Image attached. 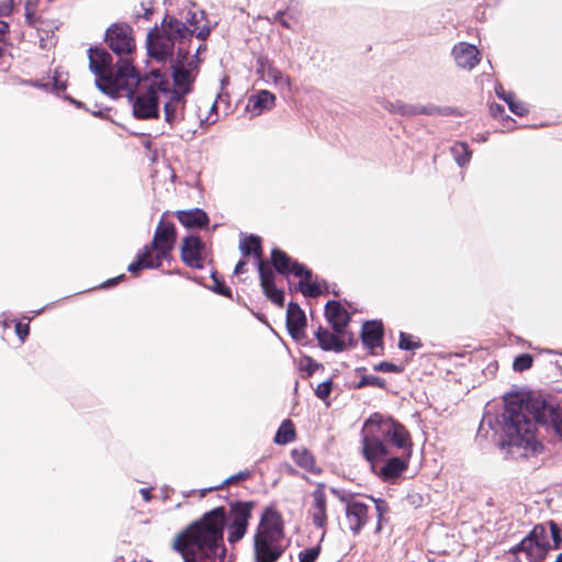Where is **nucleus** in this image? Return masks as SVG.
I'll return each instance as SVG.
<instances>
[{
  "label": "nucleus",
  "mask_w": 562,
  "mask_h": 562,
  "mask_svg": "<svg viewBox=\"0 0 562 562\" xmlns=\"http://www.w3.org/2000/svg\"><path fill=\"white\" fill-rule=\"evenodd\" d=\"M105 42L121 61L112 67V57L103 48L89 49V68L95 76V86L108 95H115L121 90L128 94L138 83V76L130 57L135 50L132 27L126 23H114L105 33Z\"/></svg>",
  "instance_id": "1"
},
{
  "label": "nucleus",
  "mask_w": 562,
  "mask_h": 562,
  "mask_svg": "<svg viewBox=\"0 0 562 562\" xmlns=\"http://www.w3.org/2000/svg\"><path fill=\"white\" fill-rule=\"evenodd\" d=\"M225 521V508H213L178 533L172 548L183 562H204L217 555L218 551L224 553Z\"/></svg>",
  "instance_id": "2"
},
{
  "label": "nucleus",
  "mask_w": 562,
  "mask_h": 562,
  "mask_svg": "<svg viewBox=\"0 0 562 562\" xmlns=\"http://www.w3.org/2000/svg\"><path fill=\"white\" fill-rule=\"evenodd\" d=\"M532 398L507 402L502 414L501 446L513 459L528 458L541 448L536 426L541 424L531 409Z\"/></svg>",
  "instance_id": "3"
},
{
  "label": "nucleus",
  "mask_w": 562,
  "mask_h": 562,
  "mask_svg": "<svg viewBox=\"0 0 562 562\" xmlns=\"http://www.w3.org/2000/svg\"><path fill=\"white\" fill-rule=\"evenodd\" d=\"M386 442L397 448L412 447L411 437L406 428L391 417L373 415L363 427L362 450L373 471L378 462L391 454Z\"/></svg>",
  "instance_id": "4"
},
{
  "label": "nucleus",
  "mask_w": 562,
  "mask_h": 562,
  "mask_svg": "<svg viewBox=\"0 0 562 562\" xmlns=\"http://www.w3.org/2000/svg\"><path fill=\"white\" fill-rule=\"evenodd\" d=\"M285 548L281 515L268 507L262 513L254 535L255 562H277Z\"/></svg>",
  "instance_id": "5"
},
{
  "label": "nucleus",
  "mask_w": 562,
  "mask_h": 562,
  "mask_svg": "<svg viewBox=\"0 0 562 562\" xmlns=\"http://www.w3.org/2000/svg\"><path fill=\"white\" fill-rule=\"evenodd\" d=\"M176 238L175 225L161 220L156 227L151 244L144 247L136 260L128 265L127 270L131 273H136L142 269L159 268L162 260L170 258Z\"/></svg>",
  "instance_id": "6"
},
{
  "label": "nucleus",
  "mask_w": 562,
  "mask_h": 562,
  "mask_svg": "<svg viewBox=\"0 0 562 562\" xmlns=\"http://www.w3.org/2000/svg\"><path fill=\"white\" fill-rule=\"evenodd\" d=\"M153 75V80H145L144 82L138 80V83L130 94L121 90L117 94L112 95L115 98L123 92L130 97L133 102V114L140 120L157 119L159 116V105L161 104L164 93H166L167 79H164L156 71Z\"/></svg>",
  "instance_id": "7"
},
{
  "label": "nucleus",
  "mask_w": 562,
  "mask_h": 562,
  "mask_svg": "<svg viewBox=\"0 0 562 562\" xmlns=\"http://www.w3.org/2000/svg\"><path fill=\"white\" fill-rule=\"evenodd\" d=\"M188 40L187 26L173 18L165 19L160 29L155 27L147 35V52L158 61H167L172 57L176 44L182 47Z\"/></svg>",
  "instance_id": "8"
},
{
  "label": "nucleus",
  "mask_w": 562,
  "mask_h": 562,
  "mask_svg": "<svg viewBox=\"0 0 562 562\" xmlns=\"http://www.w3.org/2000/svg\"><path fill=\"white\" fill-rule=\"evenodd\" d=\"M239 249L244 256L254 254L257 258V266L260 278V285L266 296L278 306L284 304V293L276 285V272L273 269L261 260V244L260 238L257 236H248L240 240Z\"/></svg>",
  "instance_id": "9"
},
{
  "label": "nucleus",
  "mask_w": 562,
  "mask_h": 562,
  "mask_svg": "<svg viewBox=\"0 0 562 562\" xmlns=\"http://www.w3.org/2000/svg\"><path fill=\"white\" fill-rule=\"evenodd\" d=\"M272 265L276 270L284 276L294 274L301 278L300 291L308 297H316L323 292V283L313 279V272L301 263L293 261L285 252L273 249L271 254Z\"/></svg>",
  "instance_id": "10"
},
{
  "label": "nucleus",
  "mask_w": 562,
  "mask_h": 562,
  "mask_svg": "<svg viewBox=\"0 0 562 562\" xmlns=\"http://www.w3.org/2000/svg\"><path fill=\"white\" fill-rule=\"evenodd\" d=\"M254 504L251 502H236L231 504L228 515L225 513L227 527V542L232 546L239 542L247 533Z\"/></svg>",
  "instance_id": "11"
},
{
  "label": "nucleus",
  "mask_w": 562,
  "mask_h": 562,
  "mask_svg": "<svg viewBox=\"0 0 562 562\" xmlns=\"http://www.w3.org/2000/svg\"><path fill=\"white\" fill-rule=\"evenodd\" d=\"M551 543L548 540L547 525H536L532 530L515 547L512 552L515 554L525 553L527 560L535 562L542 560Z\"/></svg>",
  "instance_id": "12"
},
{
  "label": "nucleus",
  "mask_w": 562,
  "mask_h": 562,
  "mask_svg": "<svg viewBox=\"0 0 562 562\" xmlns=\"http://www.w3.org/2000/svg\"><path fill=\"white\" fill-rule=\"evenodd\" d=\"M199 58L196 56H189L183 52V47L178 48V56L172 64V77L176 91H180L181 94H187L191 91V86L195 79Z\"/></svg>",
  "instance_id": "13"
},
{
  "label": "nucleus",
  "mask_w": 562,
  "mask_h": 562,
  "mask_svg": "<svg viewBox=\"0 0 562 562\" xmlns=\"http://www.w3.org/2000/svg\"><path fill=\"white\" fill-rule=\"evenodd\" d=\"M530 407L541 424L552 430L562 441V400L552 402L532 398Z\"/></svg>",
  "instance_id": "14"
},
{
  "label": "nucleus",
  "mask_w": 562,
  "mask_h": 562,
  "mask_svg": "<svg viewBox=\"0 0 562 562\" xmlns=\"http://www.w3.org/2000/svg\"><path fill=\"white\" fill-rule=\"evenodd\" d=\"M256 75L265 85L276 88L280 92L290 91L291 77L284 74L267 57L260 56L256 63Z\"/></svg>",
  "instance_id": "15"
},
{
  "label": "nucleus",
  "mask_w": 562,
  "mask_h": 562,
  "mask_svg": "<svg viewBox=\"0 0 562 562\" xmlns=\"http://www.w3.org/2000/svg\"><path fill=\"white\" fill-rule=\"evenodd\" d=\"M186 94L172 89L170 82H166V93H164L161 104L164 105V119L169 126L180 123L184 119Z\"/></svg>",
  "instance_id": "16"
},
{
  "label": "nucleus",
  "mask_w": 562,
  "mask_h": 562,
  "mask_svg": "<svg viewBox=\"0 0 562 562\" xmlns=\"http://www.w3.org/2000/svg\"><path fill=\"white\" fill-rule=\"evenodd\" d=\"M342 502H345L347 527L355 536L359 535L368 522L369 506L355 497L342 498Z\"/></svg>",
  "instance_id": "17"
},
{
  "label": "nucleus",
  "mask_w": 562,
  "mask_h": 562,
  "mask_svg": "<svg viewBox=\"0 0 562 562\" xmlns=\"http://www.w3.org/2000/svg\"><path fill=\"white\" fill-rule=\"evenodd\" d=\"M205 245L199 236L189 235L183 238L181 245V259L182 261L195 269L203 268Z\"/></svg>",
  "instance_id": "18"
},
{
  "label": "nucleus",
  "mask_w": 562,
  "mask_h": 562,
  "mask_svg": "<svg viewBox=\"0 0 562 562\" xmlns=\"http://www.w3.org/2000/svg\"><path fill=\"white\" fill-rule=\"evenodd\" d=\"M324 487V484H318L317 488L312 493V504L308 509L314 526L323 529L322 539L325 536V527L327 525V501Z\"/></svg>",
  "instance_id": "19"
},
{
  "label": "nucleus",
  "mask_w": 562,
  "mask_h": 562,
  "mask_svg": "<svg viewBox=\"0 0 562 562\" xmlns=\"http://www.w3.org/2000/svg\"><path fill=\"white\" fill-rule=\"evenodd\" d=\"M411 448H403L406 451L405 458L391 457L386 460L384 465L375 471L381 480L387 483H394L407 469L408 460L411 457Z\"/></svg>",
  "instance_id": "20"
},
{
  "label": "nucleus",
  "mask_w": 562,
  "mask_h": 562,
  "mask_svg": "<svg viewBox=\"0 0 562 562\" xmlns=\"http://www.w3.org/2000/svg\"><path fill=\"white\" fill-rule=\"evenodd\" d=\"M325 316L335 333L347 335L346 327L350 322V314L340 303L328 302L325 307Z\"/></svg>",
  "instance_id": "21"
},
{
  "label": "nucleus",
  "mask_w": 562,
  "mask_h": 562,
  "mask_svg": "<svg viewBox=\"0 0 562 562\" xmlns=\"http://www.w3.org/2000/svg\"><path fill=\"white\" fill-rule=\"evenodd\" d=\"M306 326V316L299 304L291 302L286 310V327L289 334L296 341L305 337L304 328Z\"/></svg>",
  "instance_id": "22"
},
{
  "label": "nucleus",
  "mask_w": 562,
  "mask_h": 562,
  "mask_svg": "<svg viewBox=\"0 0 562 562\" xmlns=\"http://www.w3.org/2000/svg\"><path fill=\"white\" fill-rule=\"evenodd\" d=\"M276 105V95L269 90L262 89L248 97L246 111L250 116H259L262 113L270 111Z\"/></svg>",
  "instance_id": "23"
},
{
  "label": "nucleus",
  "mask_w": 562,
  "mask_h": 562,
  "mask_svg": "<svg viewBox=\"0 0 562 562\" xmlns=\"http://www.w3.org/2000/svg\"><path fill=\"white\" fill-rule=\"evenodd\" d=\"M457 65L464 69L474 68L480 61V52L476 46L461 42L452 49Z\"/></svg>",
  "instance_id": "24"
},
{
  "label": "nucleus",
  "mask_w": 562,
  "mask_h": 562,
  "mask_svg": "<svg viewBox=\"0 0 562 562\" xmlns=\"http://www.w3.org/2000/svg\"><path fill=\"white\" fill-rule=\"evenodd\" d=\"M186 22H182L188 30V40L195 34L198 38L205 40L211 29L206 25L203 11L188 10L184 14Z\"/></svg>",
  "instance_id": "25"
},
{
  "label": "nucleus",
  "mask_w": 562,
  "mask_h": 562,
  "mask_svg": "<svg viewBox=\"0 0 562 562\" xmlns=\"http://www.w3.org/2000/svg\"><path fill=\"white\" fill-rule=\"evenodd\" d=\"M318 346L325 351L341 352L346 348V335L330 333L328 329L319 327L315 331Z\"/></svg>",
  "instance_id": "26"
},
{
  "label": "nucleus",
  "mask_w": 562,
  "mask_h": 562,
  "mask_svg": "<svg viewBox=\"0 0 562 562\" xmlns=\"http://www.w3.org/2000/svg\"><path fill=\"white\" fill-rule=\"evenodd\" d=\"M176 217L187 228H204L209 225V215L201 209L177 211Z\"/></svg>",
  "instance_id": "27"
},
{
  "label": "nucleus",
  "mask_w": 562,
  "mask_h": 562,
  "mask_svg": "<svg viewBox=\"0 0 562 562\" xmlns=\"http://www.w3.org/2000/svg\"><path fill=\"white\" fill-rule=\"evenodd\" d=\"M362 342L363 345L373 350L382 345L383 340V325L380 321H369L362 327Z\"/></svg>",
  "instance_id": "28"
},
{
  "label": "nucleus",
  "mask_w": 562,
  "mask_h": 562,
  "mask_svg": "<svg viewBox=\"0 0 562 562\" xmlns=\"http://www.w3.org/2000/svg\"><path fill=\"white\" fill-rule=\"evenodd\" d=\"M446 111L442 110L441 108L437 106V105H434V104H428V105H422V104H409V103H404L402 101H400V104H398V113L400 115H403V116H415V115H440V114H445Z\"/></svg>",
  "instance_id": "29"
},
{
  "label": "nucleus",
  "mask_w": 562,
  "mask_h": 562,
  "mask_svg": "<svg viewBox=\"0 0 562 562\" xmlns=\"http://www.w3.org/2000/svg\"><path fill=\"white\" fill-rule=\"evenodd\" d=\"M29 85L43 89L45 91H52L59 93L64 91L67 87V80L64 78L63 72H59L58 70L55 71L54 76L52 78H48L46 81H27Z\"/></svg>",
  "instance_id": "30"
},
{
  "label": "nucleus",
  "mask_w": 562,
  "mask_h": 562,
  "mask_svg": "<svg viewBox=\"0 0 562 562\" xmlns=\"http://www.w3.org/2000/svg\"><path fill=\"white\" fill-rule=\"evenodd\" d=\"M292 458L295 464L305 469L311 473L318 474L321 473V469L316 465L314 456L306 449H294L292 451Z\"/></svg>",
  "instance_id": "31"
},
{
  "label": "nucleus",
  "mask_w": 562,
  "mask_h": 562,
  "mask_svg": "<svg viewBox=\"0 0 562 562\" xmlns=\"http://www.w3.org/2000/svg\"><path fill=\"white\" fill-rule=\"evenodd\" d=\"M295 438V430L294 426L291 420L285 419L282 422L281 426L279 427L274 441L278 445H286L291 441H293Z\"/></svg>",
  "instance_id": "32"
},
{
  "label": "nucleus",
  "mask_w": 562,
  "mask_h": 562,
  "mask_svg": "<svg viewBox=\"0 0 562 562\" xmlns=\"http://www.w3.org/2000/svg\"><path fill=\"white\" fill-rule=\"evenodd\" d=\"M451 154L454 157V160L460 167L465 166L471 158L472 151L469 149L468 144L465 143H456L451 147Z\"/></svg>",
  "instance_id": "33"
},
{
  "label": "nucleus",
  "mask_w": 562,
  "mask_h": 562,
  "mask_svg": "<svg viewBox=\"0 0 562 562\" xmlns=\"http://www.w3.org/2000/svg\"><path fill=\"white\" fill-rule=\"evenodd\" d=\"M544 525H547L548 540L551 543V550L559 549L562 544V537L559 526L552 520L546 522Z\"/></svg>",
  "instance_id": "34"
},
{
  "label": "nucleus",
  "mask_w": 562,
  "mask_h": 562,
  "mask_svg": "<svg viewBox=\"0 0 562 562\" xmlns=\"http://www.w3.org/2000/svg\"><path fill=\"white\" fill-rule=\"evenodd\" d=\"M369 498L375 505V512H376V517H378V524H376L375 531L380 532L382 529L383 516L389 512V505L382 498H374V497H369Z\"/></svg>",
  "instance_id": "35"
},
{
  "label": "nucleus",
  "mask_w": 562,
  "mask_h": 562,
  "mask_svg": "<svg viewBox=\"0 0 562 562\" xmlns=\"http://www.w3.org/2000/svg\"><path fill=\"white\" fill-rule=\"evenodd\" d=\"M398 347L403 350H415L422 347L419 341L413 339L411 335L405 333L400 334Z\"/></svg>",
  "instance_id": "36"
},
{
  "label": "nucleus",
  "mask_w": 562,
  "mask_h": 562,
  "mask_svg": "<svg viewBox=\"0 0 562 562\" xmlns=\"http://www.w3.org/2000/svg\"><path fill=\"white\" fill-rule=\"evenodd\" d=\"M319 552H321L319 546L304 549L299 553V561L300 562H315L319 555Z\"/></svg>",
  "instance_id": "37"
},
{
  "label": "nucleus",
  "mask_w": 562,
  "mask_h": 562,
  "mask_svg": "<svg viewBox=\"0 0 562 562\" xmlns=\"http://www.w3.org/2000/svg\"><path fill=\"white\" fill-rule=\"evenodd\" d=\"M249 476H250V472L249 471H240L237 474H234V475L227 477L220 485H217L215 487H210L207 491L221 490V488L225 487L228 484H233V483H235L237 481H241V480H247Z\"/></svg>",
  "instance_id": "38"
},
{
  "label": "nucleus",
  "mask_w": 562,
  "mask_h": 562,
  "mask_svg": "<svg viewBox=\"0 0 562 562\" xmlns=\"http://www.w3.org/2000/svg\"><path fill=\"white\" fill-rule=\"evenodd\" d=\"M203 105L205 109H209L210 112L204 119H201V123L207 124V125L214 124L218 119L217 113H216V109H217L216 101H213V102L207 101Z\"/></svg>",
  "instance_id": "39"
},
{
  "label": "nucleus",
  "mask_w": 562,
  "mask_h": 562,
  "mask_svg": "<svg viewBox=\"0 0 562 562\" xmlns=\"http://www.w3.org/2000/svg\"><path fill=\"white\" fill-rule=\"evenodd\" d=\"M532 364V358L529 355H521L515 358L513 367L515 371H525Z\"/></svg>",
  "instance_id": "40"
},
{
  "label": "nucleus",
  "mask_w": 562,
  "mask_h": 562,
  "mask_svg": "<svg viewBox=\"0 0 562 562\" xmlns=\"http://www.w3.org/2000/svg\"><path fill=\"white\" fill-rule=\"evenodd\" d=\"M333 390V382L330 380L319 383L315 390V394L321 400H326Z\"/></svg>",
  "instance_id": "41"
},
{
  "label": "nucleus",
  "mask_w": 562,
  "mask_h": 562,
  "mask_svg": "<svg viewBox=\"0 0 562 562\" xmlns=\"http://www.w3.org/2000/svg\"><path fill=\"white\" fill-rule=\"evenodd\" d=\"M507 105L509 110L518 116H522L528 112L526 104L520 101H516L515 95L508 101Z\"/></svg>",
  "instance_id": "42"
},
{
  "label": "nucleus",
  "mask_w": 562,
  "mask_h": 562,
  "mask_svg": "<svg viewBox=\"0 0 562 562\" xmlns=\"http://www.w3.org/2000/svg\"><path fill=\"white\" fill-rule=\"evenodd\" d=\"M25 19H26V22L29 25L35 26L37 16H36L35 8L32 7L30 4V2H27L25 5Z\"/></svg>",
  "instance_id": "43"
},
{
  "label": "nucleus",
  "mask_w": 562,
  "mask_h": 562,
  "mask_svg": "<svg viewBox=\"0 0 562 562\" xmlns=\"http://www.w3.org/2000/svg\"><path fill=\"white\" fill-rule=\"evenodd\" d=\"M381 106L389 111L390 113H395L397 114L398 113V104H400V101L396 100V101H391V100H381L380 102Z\"/></svg>",
  "instance_id": "44"
},
{
  "label": "nucleus",
  "mask_w": 562,
  "mask_h": 562,
  "mask_svg": "<svg viewBox=\"0 0 562 562\" xmlns=\"http://www.w3.org/2000/svg\"><path fill=\"white\" fill-rule=\"evenodd\" d=\"M15 333L19 336V338L21 339V341H24L30 333L29 324H22L21 322L16 323Z\"/></svg>",
  "instance_id": "45"
},
{
  "label": "nucleus",
  "mask_w": 562,
  "mask_h": 562,
  "mask_svg": "<svg viewBox=\"0 0 562 562\" xmlns=\"http://www.w3.org/2000/svg\"><path fill=\"white\" fill-rule=\"evenodd\" d=\"M215 284L213 286V290L224 296L231 297L232 291L229 288L221 284L216 278H214Z\"/></svg>",
  "instance_id": "46"
},
{
  "label": "nucleus",
  "mask_w": 562,
  "mask_h": 562,
  "mask_svg": "<svg viewBox=\"0 0 562 562\" xmlns=\"http://www.w3.org/2000/svg\"><path fill=\"white\" fill-rule=\"evenodd\" d=\"M495 92L497 97L504 100L506 103H508V101L514 97L512 92L506 91L501 85L495 87Z\"/></svg>",
  "instance_id": "47"
},
{
  "label": "nucleus",
  "mask_w": 562,
  "mask_h": 562,
  "mask_svg": "<svg viewBox=\"0 0 562 562\" xmlns=\"http://www.w3.org/2000/svg\"><path fill=\"white\" fill-rule=\"evenodd\" d=\"M378 369L381 371H384V372H395L397 368L395 364H393L391 362H381L378 366Z\"/></svg>",
  "instance_id": "48"
},
{
  "label": "nucleus",
  "mask_w": 562,
  "mask_h": 562,
  "mask_svg": "<svg viewBox=\"0 0 562 562\" xmlns=\"http://www.w3.org/2000/svg\"><path fill=\"white\" fill-rule=\"evenodd\" d=\"M490 110H491L492 115L495 117L502 116L504 113V109L499 104H491Z\"/></svg>",
  "instance_id": "49"
},
{
  "label": "nucleus",
  "mask_w": 562,
  "mask_h": 562,
  "mask_svg": "<svg viewBox=\"0 0 562 562\" xmlns=\"http://www.w3.org/2000/svg\"><path fill=\"white\" fill-rule=\"evenodd\" d=\"M367 383L372 384V385H378L381 387L384 386V382L378 376L368 378Z\"/></svg>",
  "instance_id": "50"
},
{
  "label": "nucleus",
  "mask_w": 562,
  "mask_h": 562,
  "mask_svg": "<svg viewBox=\"0 0 562 562\" xmlns=\"http://www.w3.org/2000/svg\"><path fill=\"white\" fill-rule=\"evenodd\" d=\"M245 266H246V262L244 260L238 261L236 267H235L234 273L235 274L244 273L245 272Z\"/></svg>",
  "instance_id": "51"
},
{
  "label": "nucleus",
  "mask_w": 562,
  "mask_h": 562,
  "mask_svg": "<svg viewBox=\"0 0 562 562\" xmlns=\"http://www.w3.org/2000/svg\"><path fill=\"white\" fill-rule=\"evenodd\" d=\"M139 493L145 502H149L151 499L150 488H140Z\"/></svg>",
  "instance_id": "52"
},
{
  "label": "nucleus",
  "mask_w": 562,
  "mask_h": 562,
  "mask_svg": "<svg viewBox=\"0 0 562 562\" xmlns=\"http://www.w3.org/2000/svg\"><path fill=\"white\" fill-rule=\"evenodd\" d=\"M123 278H124V274H122V276H120V277H117V278L110 279V280H108V281H105V282L103 283V286H104V288H106V286H110V285H114V284H116V283H117V281H119V280H121V279H123Z\"/></svg>",
  "instance_id": "53"
},
{
  "label": "nucleus",
  "mask_w": 562,
  "mask_h": 562,
  "mask_svg": "<svg viewBox=\"0 0 562 562\" xmlns=\"http://www.w3.org/2000/svg\"><path fill=\"white\" fill-rule=\"evenodd\" d=\"M9 29V25L3 22V21H0V35H3Z\"/></svg>",
  "instance_id": "54"
},
{
  "label": "nucleus",
  "mask_w": 562,
  "mask_h": 562,
  "mask_svg": "<svg viewBox=\"0 0 562 562\" xmlns=\"http://www.w3.org/2000/svg\"><path fill=\"white\" fill-rule=\"evenodd\" d=\"M554 562H562V552L557 557Z\"/></svg>",
  "instance_id": "55"
},
{
  "label": "nucleus",
  "mask_w": 562,
  "mask_h": 562,
  "mask_svg": "<svg viewBox=\"0 0 562 562\" xmlns=\"http://www.w3.org/2000/svg\"><path fill=\"white\" fill-rule=\"evenodd\" d=\"M70 101H71L74 104H76L77 106H81V103H80L79 101H76V100H74V99H70Z\"/></svg>",
  "instance_id": "56"
},
{
  "label": "nucleus",
  "mask_w": 562,
  "mask_h": 562,
  "mask_svg": "<svg viewBox=\"0 0 562 562\" xmlns=\"http://www.w3.org/2000/svg\"><path fill=\"white\" fill-rule=\"evenodd\" d=\"M205 47L204 46H200L198 49H196V54H199L200 52H202V49H204ZM198 57V55H195Z\"/></svg>",
  "instance_id": "57"
},
{
  "label": "nucleus",
  "mask_w": 562,
  "mask_h": 562,
  "mask_svg": "<svg viewBox=\"0 0 562 562\" xmlns=\"http://www.w3.org/2000/svg\"><path fill=\"white\" fill-rule=\"evenodd\" d=\"M507 125L506 127H509V124L512 123V120L509 117H506Z\"/></svg>",
  "instance_id": "58"
},
{
  "label": "nucleus",
  "mask_w": 562,
  "mask_h": 562,
  "mask_svg": "<svg viewBox=\"0 0 562 562\" xmlns=\"http://www.w3.org/2000/svg\"><path fill=\"white\" fill-rule=\"evenodd\" d=\"M149 14H151V12H150L149 10H146V12H145V16H146V19H148V15H149Z\"/></svg>",
  "instance_id": "59"
},
{
  "label": "nucleus",
  "mask_w": 562,
  "mask_h": 562,
  "mask_svg": "<svg viewBox=\"0 0 562 562\" xmlns=\"http://www.w3.org/2000/svg\"><path fill=\"white\" fill-rule=\"evenodd\" d=\"M282 25H284L285 27H289V24L285 22V21H281Z\"/></svg>",
  "instance_id": "60"
},
{
  "label": "nucleus",
  "mask_w": 562,
  "mask_h": 562,
  "mask_svg": "<svg viewBox=\"0 0 562 562\" xmlns=\"http://www.w3.org/2000/svg\"><path fill=\"white\" fill-rule=\"evenodd\" d=\"M481 140H486V137L480 136Z\"/></svg>",
  "instance_id": "61"
},
{
  "label": "nucleus",
  "mask_w": 562,
  "mask_h": 562,
  "mask_svg": "<svg viewBox=\"0 0 562 562\" xmlns=\"http://www.w3.org/2000/svg\"><path fill=\"white\" fill-rule=\"evenodd\" d=\"M481 140H486V137L480 136Z\"/></svg>",
  "instance_id": "62"
}]
</instances>
